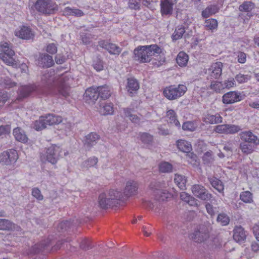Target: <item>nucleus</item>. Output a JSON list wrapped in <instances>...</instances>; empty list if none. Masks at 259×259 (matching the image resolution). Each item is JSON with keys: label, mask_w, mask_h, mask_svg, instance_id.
Listing matches in <instances>:
<instances>
[{"label": "nucleus", "mask_w": 259, "mask_h": 259, "mask_svg": "<svg viewBox=\"0 0 259 259\" xmlns=\"http://www.w3.org/2000/svg\"><path fill=\"white\" fill-rule=\"evenodd\" d=\"M51 73L52 72L44 74L41 78L42 81L48 85H51L53 83L58 86L59 95L65 97L68 96L69 94V82L71 78L66 74L54 76V74Z\"/></svg>", "instance_id": "nucleus-1"}, {"label": "nucleus", "mask_w": 259, "mask_h": 259, "mask_svg": "<svg viewBox=\"0 0 259 259\" xmlns=\"http://www.w3.org/2000/svg\"><path fill=\"white\" fill-rule=\"evenodd\" d=\"M160 52V48L156 45L140 46L134 51V59L140 63L149 62L152 56Z\"/></svg>", "instance_id": "nucleus-2"}, {"label": "nucleus", "mask_w": 259, "mask_h": 259, "mask_svg": "<svg viewBox=\"0 0 259 259\" xmlns=\"http://www.w3.org/2000/svg\"><path fill=\"white\" fill-rule=\"evenodd\" d=\"M123 197L120 191L111 189L101 193L98 197L99 206L103 209H107L117 203Z\"/></svg>", "instance_id": "nucleus-3"}, {"label": "nucleus", "mask_w": 259, "mask_h": 259, "mask_svg": "<svg viewBox=\"0 0 259 259\" xmlns=\"http://www.w3.org/2000/svg\"><path fill=\"white\" fill-rule=\"evenodd\" d=\"M0 58L6 64L14 68L19 66L17 60L15 59V52L11 49V46L7 42H2L0 44Z\"/></svg>", "instance_id": "nucleus-4"}, {"label": "nucleus", "mask_w": 259, "mask_h": 259, "mask_svg": "<svg viewBox=\"0 0 259 259\" xmlns=\"http://www.w3.org/2000/svg\"><path fill=\"white\" fill-rule=\"evenodd\" d=\"M35 10L45 15H51L58 10V6L53 0H37L34 5Z\"/></svg>", "instance_id": "nucleus-5"}, {"label": "nucleus", "mask_w": 259, "mask_h": 259, "mask_svg": "<svg viewBox=\"0 0 259 259\" xmlns=\"http://www.w3.org/2000/svg\"><path fill=\"white\" fill-rule=\"evenodd\" d=\"M187 90V88L184 84L169 85L164 89L163 94L167 99L174 100L183 96Z\"/></svg>", "instance_id": "nucleus-6"}, {"label": "nucleus", "mask_w": 259, "mask_h": 259, "mask_svg": "<svg viewBox=\"0 0 259 259\" xmlns=\"http://www.w3.org/2000/svg\"><path fill=\"white\" fill-rule=\"evenodd\" d=\"M171 195L167 190H159L157 191L154 200L152 201H145V206L155 211L160 208V202L167 200L171 197Z\"/></svg>", "instance_id": "nucleus-7"}, {"label": "nucleus", "mask_w": 259, "mask_h": 259, "mask_svg": "<svg viewBox=\"0 0 259 259\" xmlns=\"http://www.w3.org/2000/svg\"><path fill=\"white\" fill-rule=\"evenodd\" d=\"M191 190L193 195L197 198L203 201H210V203H214L215 200L212 198V195L209 193L207 190L202 185L195 184L192 186Z\"/></svg>", "instance_id": "nucleus-8"}, {"label": "nucleus", "mask_w": 259, "mask_h": 259, "mask_svg": "<svg viewBox=\"0 0 259 259\" xmlns=\"http://www.w3.org/2000/svg\"><path fill=\"white\" fill-rule=\"evenodd\" d=\"M61 152L59 147L51 146L47 149L45 153L41 156V159L42 160H46L49 162L55 164L59 159Z\"/></svg>", "instance_id": "nucleus-9"}, {"label": "nucleus", "mask_w": 259, "mask_h": 259, "mask_svg": "<svg viewBox=\"0 0 259 259\" xmlns=\"http://www.w3.org/2000/svg\"><path fill=\"white\" fill-rule=\"evenodd\" d=\"M18 158L17 152L10 149L0 154V162L4 165H9L15 163Z\"/></svg>", "instance_id": "nucleus-10"}, {"label": "nucleus", "mask_w": 259, "mask_h": 259, "mask_svg": "<svg viewBox=\"0 0 259 259\" xmlns=\"http://www.w3.org/2000/svg\"><path fill=\"white\" fill-rule=\"evenodd\" d=\"M243 99L242 94L237 91H230L225 94L222 97L224 104H231Z\"/></svg>", "instance_id": "nucleus-11"}, {"label": "nucleus", "mask_w": 259, "mask_h": 259, "mask_svg": "<svg viewBox=\"0 0 259 259\" xmlns=\"http://www.w3.org/2000/svg\"><path fill=\"white\" fill-rule=\"evenodd\" d=\"M223 64L221 62L213 63L207 70L208 78L218 79L222 75Z\"/></svg>", "instance_id": "nucleus-12"}, {"label": "nucleus", "mask_w": 259, "mask_h": 259, "mask_svg": "<svg viewBox=\"0 0 259 259\" xmlns=\"http://www.w3.org/2000/svg\"><path fill=\"white\" fill-rule=\"evenodd\" d=\"M14 33L16 36L23 39H32L34 35L32 29L26 26L18 28L15 30Z\"/></svg>", "instance_id": "nucleus-13"}, {"label": "nucleus", "mask_w": 259, "mask_h": 259, "mask_svg": "<svg viewBox=\"0 0 259 259\" xmlns=\"http://www.w3.org/2000/svg\"><path fill=\"white\" fill-rule=\"evenodd\" d=\"M209 229L204 226L199 227V229L196 230L193 235L192 238L196 242H202L205 240L209 237Z\"/></svg>", "instance_id": "nucleus-14"}, {"label": "nucleus", "mask_w": 259, "mask_h": 259, "mask_svg": "<svg viewBox=\"0 0 259 259\" xmlns=\"http://www.w3.org/2000/svg\"><path fill=\"white\" fill-rule=\"evenodd\" d=\"M99 94L97 91V88H89L86 90L84 95L83 99L86 102L89 104H94L98 99Z\"/></svg>", "instance_id": "nucleus-15"}, {"label": "nucleus", "mask_w": 259, "mask_h": 259, "mask_svg": "<svg viewBox=\"0 0 259 259\" xmlns=\"http://www.w3.org/2000/svg\"><path fill=\"white\" fill-rule=\"evenodd\" d=\"M99 45L108 51L110 54L118 55L121 52V49L119 47L104 40L100 41Z\"/></svg>", "instance_id": "nucleus-16"}, {"label": "nucleus", "mask_w": 259, "mask_h": 259, "mask_svg": "<svg viewBox=\"0 0 259 259\" xmlns=\"http://www.w3.org/2000/svg\"><path fill=\"white\" fill-rule=\"evenodd\" d=\"M241 139L245 142L257 146L259 144V139L250 131H245L240 134Z\"/></svg>", "instance_id": "nucleus-17"}, {"label": "nucleus", "mask_w": 259, "mask_h": 259, "mask_svg": "<svg viewBox=\"0 0 259 259\" xmlns=\"http://www.w3.org/2000/svg\"><path fill=\"white\" fill-rule=\"evenodd\" d=\"M138 183L133 180H130L126 183L123 194L126 197L136 195L138 192Z\"/></svg>", "instance_id": "nucleus-18"}, {"label": "nucleus", "mask_w": 259, "mask_h": 259, "mask_svg": "<svg viewBox=\"0 0 259 259\" xmlns=\"http://www.w3.org/2000/svg\"><path fill=\"white\" fill-rule=\"evenodd\" d=\"M37 64L42 67H50L54 64V61L51 56L41 54L37 61Z\"/></svg>", "instance_id": "nucleus-19"}, {"label": "nucleus", "mask_w": 259, "mask_h": 259, "mask_svg": "<svg viewBox=\"0 0 259 259\" xmlns=\"http://www.w3.org/2000/svg\"><path fill=\"white\" fill-rule=\"evenodd\" d=\"M99 136L95 133H91L85 137L84 146L85 149L90 150L92 146L97 144L99 140Z\"/></svg>", "instance_id": "nucleus-20"}, {"label": "nucleus", "mask_w": 259, "mask_h": 259, "mask_svg": "<svg viewBox=\"0 0 259 259\" xmlns=\"http://www.w3.org/2000/svg\"><path fill=\"white\" fill-rule=\"evenodd\" d=\"M177 0H174L176 1ZM174 2L172 0L161 1V12L162 15L171 14L173 10Z\"/></svg>", "instance_id": "nucleus-21"}, {"label": "nucleus", "mask_w": 259, "mask_h": 259, "mask_svg": "<svg viewBox=\"0 0 259 259\" xmlns=\"http://www.w3.org/2000/svg\"><path fill=\"white\" fill-rule=\"evenodd\" d=\"M233 239L237 242L244 241L246 235L244 229L241 226H236L233 230Z\"/></svg>", "instance_id": "nucleus-22"}, {"label": "nucleus", "mask_w": 259, "mask_h": 259, "mask_svg": "<svg viewBox=\"0 0 259 259\" xmlns=\"http://www.w3.org/2000/svg\"><path fill=\"white\" fill-rule=\"evenodd\" d=\"M166 120L168 123L175 125L177 127L180 128L181 124L177 119V116L175 111L172 109L169 110L166 114Z\"/></svg>", "instance_id": "nucleus-23"}, {"label": "nucleus", "mask_w": 259, "mask_h": 259, "mask_svg": "<svg viewBox=\"0 0 259 259\" xmlns=\"http://www.w3.org/2000/svg\"><path fill=\"white\" fill-rule=\"evenodd\" d=\"M98 110L100 113L103 115H112L114 112L113 105L111 103H104L101 104Z\"/></svg>", "instance_id": "nucleus-24"}, {"label": "nucleus", "mask_w": 259, "mask_h": 259, "mask_svg": "<svg viewBox=\"0 0 259 259\" xmlns=\"http://www.w3.org/2000/svg\"><path fill=\"white\" fill-rule=\"evenodd\" d=\"M203 120L206 123L217 124L222 122L223 118L219 114H207L203 118Z\"/></svg>", "instance_id": "nucleus-25"}, {"label": "nucleus", "mask_w": 259, "mask_h": 259, "mask_svg": "<svg viewBox=\"0 0 259 259\" xmlns=\"http://www.w3.org/2000/svg\"><path fill=\"white\" fill-rule=\"evenodd\" d=\"M63 14L65 16H72L75 17H81L84 15L82 10L76 8L67 7L62 11Z\"/></svg>", "instance_id": "nucleus-26"}, {"label": "nucleus", "mask_w": 259, "mask_h": 259, "mask_svg": "<svg viewBox=\"0 0 259 259\" xmlns=\"http://www.w3.org/2000/svg\"><path fill=\"white\" fill-rule=\"evenodd\" d=\"M42 117L46 126L47 125L58 124L62 121V117L61 116L54 114H48L45 116H42Z\"/></svg>", "instance_id": "nucleus-27"}, {"label": "nucleus", "mask_w": 259, "mask_h": 259, "mask_svg": "<svg viewBox=\"0 0 259 259\" xmlns=\"http://www.w3.org/2000/svg\"><path fill=\"white\" fill-rule=\"evenodd\" d=\"M13 135L15 139L22 143H26L28 138L24 131L20 127H16L13 130Z\"/></svg>", "instance_id": "nucleus-28"}, {"label": "nucleus", "mask_w": 259, "mask_h": 259, "mask_svg": "<svg viewBox=\"0 0 259 259\" xmlns=\"http://www.w3.org/2000/svg\"><path fill=\"white\" fill-rule=\"evenodd\" d=\"M97 91L99 94V97H100L102 99H107L111 96V89L108 85H104L98 87Z\"/></svg>", "instance_id": "nucleus-29"}, {"label": "nucleus", "mask_w": 259, "mask_h": 259, "mask_svg": "<svg viewBox=\"0 0 259 259\" xmlns=\"http://www.w3.org/2000/svg\"><path fill=\"white\" fill-rule=\"evenodd\" d=\"M126 88L128 92L132 94L134 92H137L139 89V84L137 80L134 78H131L127 79V84Z\"/></svg>", "instance_id": "nucleus-30"}, {"label": "nucleus", "mask_w": 259, "mask_h": 259, "mask_svg": "<svg viewBox=\"0 0 259 259\" xmlns=\"http://www.w3.org/2000/svg\"><path fill=\"white\" fill-rule=\"evenodd\" d=\"M219 11V8L217 5H211L207 6L202 11L201 15L203 18H207Z\"/></svg>", "instance_id": "nucleus-31"}, {"label": "nucleus", "mask_w": 259, "mask_h": 259, "mask_svg": "<svg viewBox=\"0 0 259 259\" xmlns=\"http://www.w3.org/2000/svg\"><path fill=\"white\" fill-rule=\"evenodd\" d=\"M177 143L178 149L181 151L189 153L191 151L192 146L189 142L184 140H179Z\"/></svg>", "instance_id": "nucleus-32"}, {"label": "nucleus", "mask_w": 259, "mask_h": 259, "mask_svg": "<svg viewBox=\"0 0 259 259\" xmlns=\"http://www.w3.org/2000/svg\"><path fill=\"white\" fill-rule=\"evenodd\" d=\"M33 85L23 86L19 89V99H22L27 97L31 93L35 90Z\"/></svg>", "instance_id": "nucleus-33"}, {"label": "nucleus", "mask_w": 259, "mask_h": 259, "mask_svg": "<svg viewBox=\"0 0 259 259\" xmlns=\"http://www.w3.org/2000/svg\"><path fill=\"white\" fill-rule=\"evenodd\" d=\"M218 25V21L215 19H209L206 20L204 25L206 30H211L212 32L217 29Z\"/></svg>", "instance_id": "nucleus-34"}, {"label": "nucleus", "mask_w": 259, "mask_h": 259, "mask_svg": "<svg viewBox=\"0 0 259 259\" xmlns=\"http://www.w3.org/2000/svg\"><path fill=\"white\" fill-rule=\"evenodd\" d=\"M240 199L246 203H251L253 202V194L249 191L242 192L240 194Z\"/></svg>", "instance_id": "nucleus-35"}, {"label": "nucleus", "mask_w": 259, "mask_h": 259, "mask_svg": "<svg viewBox=\"0 0 259 259\" xmlns=\"http://www.w3.org/2000/svg\"><path fill=\"white\" fill-rule=\"evenodd\" d=\"M188 56L184 52H180L177 57V62L181 67L185 66L188 61Z\"/></svg>", "instance_id": "nucleus-36"}, {"label": "nucleus", "mask_w": 259, "mask_h": 259, "mask_svg": "<svg viewBox=\"0 0 259 259\" xmlns=\"http://www.w3.org/2000/svg\"><path fill=\"white\" fill-rule=\"evenodd\" d=\"M15 228V224L7 219H0V230H11Z\"/></svg>", "instance_id": "nucleus-37"}, {"label": "nucleus", "mask_w": 259, "mask_h": 259, "mask_svg": "<svg viewBox=\"0 0 259 259\" xmlns=\"http://www.w3.org/2000/svg\"><path fill=\"white\" fill-rule=\"evenodd\" d=\"M174 181L177 185L181 189H185L187 182L185 176L183 175L176 174L175 175Z\"/></svg>", "instance_id": "nucleus-38"}, {"label": "nucleus", "mask_w": 259, "mask_h": 259, "mask_svg": "<svg viewBox=\"0 0 259 259\" xmlns=\"http://www.w3.org/2000/svg\"><path fill=\"white\" fill-rule=\"evenodd\" d=\"M209 181L212 186L217 190L219 192H221L224 190V185L222 182L216 178H209Z\"/></svg>", "instance_id": "nucleus-39"}, {"label": "nucleus", "mask_w": 259, "mask_h": 259, "mask_svg": "<svg viewBox=\"0 0 259 259\" xmlns=\"http://www.w3.org/2000/svg\"><path fill=\"white\" fill-rule=\"evenodd\" d=\"M185 32V28L183 26H178L172 35L173 40H178L182 37Z\"/></svg>", "instance_id": "nucleus-40"}, {"label": "nucleus", "mask_w": 259, "mask_h": 259, "mask_svg": "<svg viewBox=\"0 0 259 259\" xmlns=\"http://www.w3.org/2000/svg\"><path fill=\"white\" fill-rule=\"evenodd\" d=\"M181 200L188 203L190 205H194L196 204V200L194 198L186 192H182L180 194Z\"/></svg>", "instance_id": "nucleus-41"}, {"label": "nucleus", "mask_w": 259, "mask_h": 259, "mask_svg": "<svg viewBox=\"0 0 259 259\" xmlns=\"http://www.w3.org/2000/svg\"><path fill=\"white\" fill-rule=\"evenodd\" d=\"M158 167L161 172L166 173L172 171V165L167 162H161L159 163Z\"/></svg>", "instance_id": "nucleus-42"}, {"label": "nucleus", "mask_w": 259, "mask_h": 259, "mask_svg": "<svg viewBox=\"0 0 259 259\" xmlns=\"http://www.w3.org/2000/svg\"><path fill=\"white\" fill-rule=\"evenodd\" d=\"M240 148L244 153L249 154L253 151L254 146L250 143L242 142L240 144Z\"/></svg>", "instance_id": "nucleus-43"}, {"label": "nucleus", "mask_w": 259, "mask_h": 259, "mask_svg": "<svg viewBox=\"0 0 259 259\" xmlns=\"http://www.w3.org/2000/svg\"><path fill=\"white\" fill-rule=\"evenodd\" d=\"M98 162V159L97 158L95 157H90L82 162V166L83 167L89 168L95 166L97 164Z\"/></svg>", "instance_id": "nucleus-44"}, {"label": "nucleus", "mask_w": 259, "mask_h": 259, "mask_svg": "<svg viewBox=\"0 0 259 259\" xmlns=\"http://www.w3.org/2000/svg\"><path fill=\"white\" fill-rule=\"evenodd\" d=\"M218 223H220L222 226H226L230 222L229 217L224 213H220L217 219Z\"/></svg>", "instance_id": "nucleus-45"}, {"label": "nucleus", "mask_w": 259, "mask_h": 259, "mask_svg": "<svg viewBox=\"0 0 259 259\" xmlns=\"http://www.w3.org/2000/svg\"><path fill=\"white\" fill-rule=\"evenodd\" d=\"M202 159L205 163H212L214 160V158L212 152L211 151L206 152L204 154Z\"/></svg>", "instance_id": "nucleus-46"}, {"label": "nucleus", "mask_w": 259, "mask_h": 259, "mask_svg": "<svg viewBox=\"0 0 259 259\" xmlns=\"http://www.w3.org/2000/svg\"><path fill=\"white\" fill-rule=\"evenodd\" d=\"M254 8V4L250 2H245L239 6L241 11L249 12Z\"/></svg>", "instance_id": "nucleus-47"}, {"label": "nucleus", "mask_w": 259, "mask_h": 259, "mask_svg": "<svg viewBox=\"0 0 259 259\" xmlns=\"http://www.w3.org/2000/svg\"><path fill=\"white\" fill-rule=\"evenodd\" d=\"M197 127L195 123L193 121H187L184 122L182 125V128L184 131L193 132Z\"/></svg>", "instance_id": "nucleus-48"}, {"label": "nucleus", "mask_w": 259, "mask_h": 259, "mask_svg": "<svg viewBox=\"0 0 259 259\" xmlns=\"http://www.w3.org/2000/svg\"><path fill=\"white\" fill-rule=\"evenodd\" d=\"M210 89L216 92H220L222 89H224L223 84L219 81H212L210 85Z\"/></svg>", "instance_id": "nucleus-49"}, {"label": "nucleus", "mask_w": 259, "mask_h": 259, "mask_svg": "<svg viewBox=\"0 0 259 259\" xmlns=\"http://www.w3.org/2000/svg\"><path fill=\"white\" fill-rule=\"evenodd\" d=\"M47 127L42 116L40 117L39 120H36L34 123V128L36 131H40Z\"/></svg>", "instance_id": "nucleus-50"}, {"label": "nucleus", "mask_w": 259, "mask_h": 259, "mask_svg": "<svg viewBox=\"0 0 259 259\" xmlns=\"http://www.w3.org/2000/svg\"><path fill=\"white\" fill-rule=\"evenodd\" d=\"M227 135L234 134L241 130L239 126L234 124H227Z\"/></svg>", "instance_id": "nucleus-51"}, {"label": "nucleus", "mask_w": 259, "mask_h": 259, "mask_svg": "<svg viewBox=\"0 0 259 259\" xmlns=\"http://www.w3.org/2000/svg\"><path fill=\"white\" fill-rule=\"evenodd\" d=\"M1 82V84L6 88H11L16 85V83L12 81L9 77H6L2 79Z\"/></svg>", "instance_id": "nucleus-52"}, {"label": "nucleus", "mask_w": 259, "mask_h": 259, "mask_svg": "<svg viewBox=\"0 0 259 259\" xmlns=\"http://www.w3.org/2000/svg\"><path fill=\"white\" fill-rule=\"evenodd\" d=\"M235 79L239 83H242L250 79V76L239 73L235 76Z\"/></svg>", "instance_id": "nucleus-53"}, {"label": "nucleus", "mask_w": 259, "mask_h": 259, "mask_svg": "<svg viewBox=\"0 0 259 259\" xmlns=\"http://www.w3.org/2000/svg\"><path fill=\"white\" fill-rule=\"evenodd\" d=\"M46 51L50 54H55L57 52V45L55 43L48 44L46 47Z\"/></svg>", "instance_id": "nucleus-54"}, {"label": "nucleus", "mask_w": 259, "mask_h": 259, "mask_svg": "<svg viewBox=\"0 0 259 259\" xmlns=\"http://www.w3.org/2000/svg\"><path fill=\"white\" fill-rule=\"evenodd\" d=\"M141 140L145 144H150L153 140V137L148 133H144L141 135Z\"/></svg>", "instance_id": "nucleus-55"}, {"label": "nucleus", "mask_w": 259, "mask_h": 259, "mask_svg": "<svg viewBox=\"0 0 259 259\" xmlns=\"http://www.w3.org/2000/svg\"><path fill=\"white\" fill-rule=\"evenodd\" d=\"M31 194L38 200H42L44 199V196L40 190L37 188H33L32 189Z\"/></svg>", "instance_id": "nucleus-56"}, {"label": "nucleus", "mask_w": 259, "mask_h": 259, "mask_svg": "<svg viewBox=\"0 0 259 259\" xmlns=\"http://www.w3.org/2000/svg\"><path fill=\"white\" fill-rule=\"evenodd\" d=\"M227 124H220L214 126L213 131L219 134L227 135Z\"/></svg>", "instance_id": "nucleus-57"}, {"label": "nucleus", "mask_w": 259, "mask_h": 259, "mask_svg": "<svg viewBox=\"0 0 259 259\" xmlns=\"http://www.w3.org/2000/svg\"><path fill=\"white\" fill-rule=\"evenodd\" d=\"M224 88L230 89L232 87H233L236 85V81L235 79L232 78H229L227 80L224 81V83L223 84Z\"/></svg>", "instance_id": "nucleus-58"}, {"label": "nucleus", "mask_w": 259, "mask_h": 259, "mask_svg": "<svg viewBox=\"0 0 259 259\" xmlns=\"http://www.w3.org/2000/svg\"><path fill=\"white\" fill-rule=\"evenodd\" d=\"M205 208L207 212L211 217L215 215L216 207H213L210 203L207 202L205 204Z\"/></svg>", "instance_id": "nucleus-59"}, {"label": "nucleus", "mask_w": 259, "mask_h": 259, "mask_svg": "<svg viewBox=\"0 0 259 259\" xmlns=\"http://www.w3.org/2000/svg\"><path fill=\"white\" fill-rule=\"evenodd\" d=\"M128 5L132 9L139 10L140 8V3L138 0H130Z\"/></svg>", "instance_id": "nucleus-60"}, {"label": "nucleus", "mask_w": 259, "mask_h": 259, "mask_svg": "<svg viewBox=\"0 0 259 259\" xmlns=\"http://www.w3.org/2000/svg\"><path fill=\"white\" fill-rule=\"evenodd\" d=\"M10 126L9 125L0 126V136L6 135L10 133Z\"/></svg>", "instance_id": "nucleus-61"}, {"label": "nucleus", "mask_w": 259, "mask_h": 259, "mask_svg": "<svg viewBox=\"0 0 259 259\" xmlns=\"http://www.w3.org/2000/svg\"><path fill=\"white\" fill-rule=\"evenodd\" d=\"M80 247L85 250L90 249L91 248L90 241L87 239H83L80 244Z\"/></svg>", "instance_id": "nucleus-62"}, {"label": "nucleus", "mask_w": 259, "mask_h": 259, "mask_svg": "<svg viewBox=\"0 0 259 259\" xmlns=\"http://www.w3.org/2000/svg\"><path fill=\"white\" fill-rule=\"evenodd\" d=\"M159 134L161 135L166 136L170 134L169 130L165 125H160L158 126Z\"/></svg>", "instance_id": "nucleus-63"}, {"label": "nucleus", "mask_w": 259, "mask_h": 259, "mask_svg": "<svg viewBox=\"0 0 259 259\" xmlns=\"http://www.w3.org/2000/svg\"><path fill=\"white\" fill-rule=\"evenodd\" d=\"M252 230L256 239L259 241V223L255 224Z\"/></svg>", "instance_id": "nucleus-64"}]
</instances>
